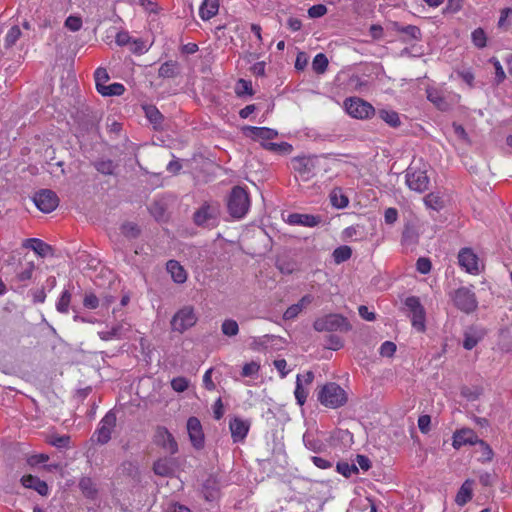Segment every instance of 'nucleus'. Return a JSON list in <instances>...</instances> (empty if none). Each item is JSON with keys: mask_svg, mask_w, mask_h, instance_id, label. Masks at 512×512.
I'll return each instance as SVG.
<instances>
[{"mask_svg": "<svg viewBox=\"0 0 512 512\" xmlns=\"http://www.w3.org/2000/svg\"><path fill=\"white\" fill-rule=\"evenodd\" d=\"M153 470L156 475L170 476L174 473L173 461L168 458L159 459L154 463Z\"/></svg>", "mask_w": 512, "mask_h": 512, "instance_id": "nucleus-26", "label": "nucleus"}, {"mask_svg": "<svg viewBox=\"0 0 512 512\" xmlns=\"http://www.w3.org/2000/svg\"><path fill=\"white\" fill-rule=\"evenodd\" d=\"M458 260L460 266H462L469 273H478V258L472 252V250L468 248H464L459 252Z\"/></svg>", "mask_w": 512, "mask_h": 512, "instance_id": "nucleus-16", "label": "nucleus"}, {"mask_svg": "<svg viewBox=\"0 0 512 512\" xmlns=\"http://www.w3.org/2000/svg\"><path fill=\"white\" fill-rule=\"evenodd\" d=\"M99 302L100 300L95 294L89 293L85 295L83 305L88 309H96L99 306Z\"/></svg>", "mask_w": 512, "mask_h": 512, "instance_id": "nucleus-56", "label": "nucleus"}, {"mask_svg": "<svg viewBox=\"0 0 512 512\" xmlns=\"http://www.w3.org/2000/svg\"><path fill=\"white\" fill-rule=\"evenodd\" d=\"M406 183L411 190L422 193L428 189L429 178L425 171L410 167L406 173Z\"/></svg>", "mask_w": 512, "mask_h": 512, "instance_id": "nucleus-11", "label": "nucleus"}, {"mask_svg": "<svg viewBox=\"0 0 512 512\" xmlns=\"http://www.w3.org/2000/svg\"><path fill=\"white\" fill-rule=\"evenodd\" d=\"M198 320L195 309L191 305L180 308L170 321L172 331L184 333L193 327Z\"/></svg>", "mask_w": 512, "mask_h": 512, "instance_id": "nucleus-4", "label": "nucleus"}, {"mask_svg": "<svg viewBox=\"0 0 512 512\" xmlns=\"http://www.w3.org/2000/svg\"><path fill=\"white\" fill-rule=\"evenodd\" d=\"M65 26L69 30L76 32V31L80 30V28L82 26V20L80 17H77V16H69L65 20Z\"/></svg>", "mask_w": 512, "mask_h": 512, "instance_id": "nucleus-55", "label": "nucleus"}, {"mask_svg": "<svg viewBox=\"0 0 512 512\" xmlns=\"http://www.w3.org/2000/svg\"><path fill=\"white\" fill-rule=\"evenodd\" d=\"M129 331V326L124 323L114 325L110 330L98 332L102 340H111L113 338H121Z\"/></svg>", "mask_w": 512, "mask_h": 512, "instance_id": "nucleus-23", "label": "nucleus"}, {"mask_svg": "<svg viewBox=\"0 0 512 512\" xmlns=\"http://www.w3.org/2000/svg\"><path fill=\"white\" fill-rule=\"evenodd\" d=\"M416 267L421 274H427L431 270V261L428 258L421 257L417 260Z\"/></svg>", "mask_w": 512, "mask_h": 512, "instance_id": "nucleus-58", "label": "nucleus"}, {"mask_svg": "<svg viewBox=\"0 0 512 512\" xmlns=\"http://www.w3.org/2000/svg\"><path fill=\"white\" fill-rule=\"evenodd\" d=\"M227 206L232 217L242 218L250 206L247 192L242 187H234L229 195Z\"/></svg>", "mask_w": 512, "mask_h": 512, "instance_id": "nucleus-2", "label": "nucleus"}, {"mask_svg": "<svg viewBox=\"0 0 512 512\" xmlns=\"http://www.w3.org/2000/svg\"><path fill=\"white\" fill-rule=\"evenodd\" d=\"M471 39L474 46L479 49L486 47L487 35L482 28H477L471 33Z\"/></svg>", "mask_w": 512, "mask_h": 512, "instance_id": "nucleus-41", "label": "nucleus"}, {"mask_svg": "<svg viewBox=\"0 0 512 512\" xmlns=\"http://www.w3.org/2000/svg\"><path fill=\"white\" fill-rule=\"evenodd\" d=\"M117 417L113 410L108 411L101 419L99 427L92 436V441L100 445L108 443L111 439L112 431L116 426Z\"/></svg>", "mask_w": 512, "mask_h": 512, "instance_id": "nucleus-5", "label": "nucleus"}, {"mask_svg": "<svg viewBox=\"0 0 512 512\" xmlns=\"http://www.w3.org/2000/svg\"><path fill=\"white\" fill-rule=\"evenodd\" d=\"M187 432L193 447L202 449L204 447V433L201 422L197 417H190L187 420Z\"/></svg>", "mask_w": 512, "mask_h": 512, "instance_id": "nucleus-12", "label": "nucleus"}, {"mask_svg": "<svg viewBox=\"0 0 512 512\" xmlns=\"http://www.w3.org/2000/svg\"><path fill=\"white\" fill-rule=\"evenodd\" d=\"M261 146L274 153L279 154H289L292 151V146L287 142L281 143H272V142H262Z\"/></svg>", "mask_w": 512, "mask_h": 512, "instance_id": "nucleus-30", "label": "nucleus"}, {"mask_svg": "<svg viewBox=\"0 0 512 512\" xmlns=\"http://www.w3.org/2000/svg\"><path fill=\"white\" fill-rule=\"evenodd\" d=\"M313 297L309 294L304 295L298 303L291 305L286 309L283 314V318L285 320H292L298 316V314L303 310V308L307 307L310 303H312Z\"/></svg>", "mask_w": 512, "mask_h": 512, "instance_id": "nucleus-21", "label": "nucleus"}, {"mask_svg": "<svg viewBox=\"0 0 512 512\" xmlns=\"http://www.w3.org/2000/svg\"><path fill=\"white\" fill-rule=\"evenodd\" d=\"M405 306L411 313L412 326L418 331L425 329V311L418 297L411 296L406 298Z\"/></svg>", "mask_w": 512, "mask_h": 512, "instance_id": "nucleus-8", "label": "nucleus"}, {"mask_svg": "<svg viewBox=\"0 0 512 512\" xmlns=\"http://www.w3.org/2000/svg\"><path fill=\"white\" fill-rule=\"evenodd\" d=\"M95 169L104 175H112L117 165L110 159H102L94 163Z\"/></svg>", "mask_w": 512, "mask_h": 512, "instance_id": "nucleus-32", "label": "nucleus"}, {"mask_svg": "<svg viewBox=\"0 0 512 512\" xmlns=\"http://www.w3.org/2000/svg\"><path fill=\"white\" fill-rule=\"evenodd\" d=\"M453 301L457 308L466 313L474 311L477 307L475 294L466 287H461L454 292Z\"/></svg>", "mask_w": 512, "mask_h": 512, "instance_id": "nucleus-10", "label": "nucleus"}, {"mask_svg": "<svg viewBox=\"0 0 512 512\" xmlns=\"http://www.w3.org/2000/svg\"><path fill=\"white\" fill-rule=\"evenodd\" d=\"M33 270L34 265L32 263H28L27 266L17 274L16 278L19 281L29 280L32 277Z\"/></svg>", "mask_w": 512, "mask_h": 512, "instance_id": "nucleus-61", "label": "nucleus"}, {"mask_svg": "<svg viewBox=\"0 0 512 512\" xmlns=\"http://www.w3.org/2000/svg\"><path fill=\"white\" fill-rule=\"evenodd\" d=\"M463 6V0H448L447 5L444 9V13H456L461 10Z\"/></svg>", "mask_w": 512, "mask_h": 512, "instance_id": "nucleus-57", "label": "nucleus"}, {"mask_svg": "<svg viewBox=\"0 0 512 512\" xmlns=\"http://www.w3.org/2000/svg\"><path fill=\"white\" fill-rule=\"evenodd\" d=\"M431 417L429 415H421L418 418V427L422 433L430 431Z\"/></svg>", "mask_w": 512, "mask_h": 512, "instance_id": "nucleus-63", "label": "nucleus"}, {"mask_svg": "<svg viewBox=\"0 0 512 512\" xmlns=\"http://www.w3.org/2000/svg\"><path fill=\"white\" fill-rule=\"evenodd\" d=\"M295 398L297 399V402L299 405H303L307 399L308 392L303 387L301 375H297L296 379V388H295Z\"/></svg>", "mask_w": 512, "mask_h": 512, "instance_id": "nucleus-42", "label": "nucleus"}, {"mask_svg": "<svg viewBox=\"0 0 512 512\" xmlns=\"http://www.w3.org/2000/svg\"><path fill=\"white\" fill-rule=\"evenodd\" d=\"M79 487L82 491V493L87 498H95L97 495V488L93 480L89 477H83L79 482Z\"/></svg>", "mask_w": 512, "mask_h": 512, "instance_id": "nucleus-29", "label": "nucleus"}, {"mask_svg": "<svg viewBox=\"0 0 512 512\" xmlns=\"http://www.w3.org/2000/svg\"><path fill=\"white\" fill-rule=\"evenodd\" d=\"M313 328L318 332H347L351 329L348 320L340 314H328L317 318L313 323Z\"/></svg>", "mask_w": 512, "mask_h": 512, "instance_id": "nucleus-3", "label": "nucleus"}, {"mask_svg": "<svg viewBox=\"0 0 512 512\" xmlns=\"http://www.w3.org/2000/svg\"><path fill=\"white\" fill-rule=\"evenodd\" d=\"M167 271L176 283H184L187 279L184 268L175 260L167 262Z\"/></svg>", "mask_w": 512, "mask_h": 512, "instance_id": "nucleus-25", "label": "nucleus"}, {"mask_svg": "<svg viewBox=\"0 0 512 512\" xmlns=\"http://www.w3.org/2000/svg\"><path fill=\"white\" fill-rule=\"evenodd\" d=\"M396 352V344L391 341H385L380 347V355L384 357H392Z\"/></svg>", "mask_w": 512, "mask_h": 512, "instance_id": "nucleus-54", "label": "nucleus"}, {"mask_svg": "<svg viewBox=\"0 0 512 512\" xmlns=\"http://www.w3.org/2000/svg\"><path fill=\"white\" fill-rule=\"evenodd\" d=\"M481 335H477L474 332H466L463 341V347L467 350L473 349L481 339Z\"/></svg>", "mask_w": 512, "mask_h": 512, "instance_id": "nucleus-48", "label": "nucleus"}, {"mask_svg": "<svg viewBox=\"0 0 512 512\" xmlns=\"http://www.w3.org/2000/svg\"><path fill=\"white\" fill-rule=\"evenodd\" d=\"M326 13H327V8L325 5H322V4L314 5V6L310 7L308 10V14L312 18L321 17V16L325 15Z\"/></svg>", "mask_w": 512, "mask_h": 512, "instance_id": "nucleus-59", "label": "nucleus"}, {"mask_svg": "<svg viewBox=\"0 0 512 512\" xmlns=\"http://www.w3.org/2000/svg\"><path fill=\"white\" fill-rule=\"evenodd\" d=\"M328 59L325 54H317L312 61V68L317 74H323L328 67Z\"/></svg>", "mask_w": 512, "mask_h": 512, "instance_id": "nucleus-37", "label": "nucleus"}, {"mask_svg": "<svg viewBox=\"0 0 512 512\" xmlns=\"http://www.w3.org/2000/svg\"><path fill=\"white\" fill-rule=\"evenodd\" d=\"M231 437L234 442L243 441L250 429V422L239 417H234L229 422Z\"/></svg>", "mask_w": 512, "mask_h": 512, "instance_id": "nucleus-14", "label": "nucleus"}, {"mask_svg": "<svg viewBox=\"0 0 512 512\" xmlns=\"http://www.w3.org/2000/svg\"><path fill=\"white\" fill-rule=\"evenodd\" d=\"M472 498V481L466 480L462 486L460 487L455 502L459 506L465 505L468 501H470Z\"/></svg>", "mask_w": 512, "mask_h": 512, "instance_id": "nucleus-27", "label": "nucleus"}, {"mask_svg": "<svg viewBox=\"0 0 512 512\" xmlns=\"http://www.w3.org/2000/svg\"><path fill=\"white\" fill-rule=\"evenodd\" d=\"M189 382L184 377H176L172 379L171 386L176 392H183L188 388Z\"/></svg>", "mask_w": 512, "mask_h": 512, "instance_id": "nucleus-53", "label": "nucleus"}, {"mask_svg": "<svg viewBox=\"0 0 512 512\" xmlns=\"http://www.w3.org/2000/svg\"><path fill=\"white\" fill-rule=\"evenodd\" d=\"M346 111L354 118H369L375 112L374 107L361 98H351L345 102Z\"/></svg>", "mask_w": 512, "mask_h": 512, "instance_id": "nucleus-7", "label": "nucleus"}, {"mask_svg": "<svg viewBox=\"0 0 512 512\" xmlns=\"http://www.w3.org/2000/svg\"><path fill=\"white\" fill-rule=\"evenodd\" d=\"M235 91L238 96L253 95L251 82L244 79L238 80Z\"/></svg>", "mask_w": 512, "mask_h": 512, "instance_id": "nucleus-45", "label": "nucleus"}, {"mask_svg": "<svg viewBox=\"0 0 512 512\" xmlns=\"http://www.w3.org/2000/svg\"><path fill=\"white\" fill-rule=\"evenodd\" d=\"M333 259L336 264L347 261L352 255V249L349 246L343 245L333 251Z\"/></svg>", "mask_w": 512, "mask_h": 512, "instance_id": "nucleus-33", "label": "nucleus"}, {"mask_svg": "<svg viewBox=\"0 0 512 512\" xmlns=\"http://www.w3.org/2000/svg\"><path fill=\"white\" fill-rule=\"evenodd\" d=\"M292 167L303 179L307 180L313 170V161L308 157H295L292 159Z\"/></svg>", "mask_w": 512, "mask_h": 512, "instance_id": "nucleus-17", "label": "nucleus"}, {"mask_svg": "<svg viewBox=\"0 0 512 512\" xmlns=\"http://www.w3.org/2000/svg\"><path fill=\"white\" fill-rule=\"evenodd\" d=\"M424 202L428 208L436 211L440 210L444 205L442 197L436 193H429L424 197Z\"/></svg>", "mask_w": 512, "mask_h": 512, "instance_id": "nucleus-38", "label": "nucleus"}, {"mask_svg": "<svg viewBox=\"0 0 512 512\" xmlns=\"http://www.w3.org/2000/svg\"><path fill=\"white\" fill-rule=\"evenodd\" d=\"M144 110L151 123L155 125L161 123L163 116L155 106L144 107Z\"/></svg>", "mask_w": 512, "mask_h": 512, "instance_id": "nucleus-47", "label": "nucleus"}, {"mask_svg": "<svg viewBox=\"0 0 512 512\" xmlns=\"http://www.w3.org/2000/svg\"><path fill=\"white\" fill-rule=\"evenodd\" d=\"M70 437L67 435H51L48 439V443L57 448H65L68 446Z\"/></svg>", "mask_w": 512, "mask_h": 512, "instance_id": "nucleus-49", "label": "nucleus"}, {"mask_svg": "<svg viewBox=\"0 0 512 512\" xmlns=\"http://www.w3.org/2000/svg\"><path fill=\"white\" fill-rule=\"evenodd\" d=\"M427 99L442 111H445L449 108L448 102L445 100L442 93L437 89H427Z\"/></svg>", "mask_w": 512, "mask_h": 512, "instance_id": "nucleus-28", "label": "nucleus"}, {"mask_svg": "<svg viewBox=\"0 0 512 512\" xmlns=\"http://www.w3.org/2000/svg\"><path fill=\"white\" fill-rule=\"evenodd\" d=\"M331 205L337 209H343L348 206L349 199L339 187H335L329 194Z\"/></svg>", "mask_w": 512, "mask_h": 512, "instance_id": "nucleus-24", "label": "nucleus"}, {"mask_svg": "<svg viewBox=\"0 0 512 512\" xmlns=\"http://www.w3.org/2000/svg\"><path fill=\"white\" fill-rule=\"evenodd\" d=\"M218 215V206L205 203L194 213L193 220L197 226L215 227Z\"/></svg>", "mask_w": 512, "mask_h": 512, "instance_id": "nucleus-6", "label": "nucleus"}, {"mask_svg": "<svg viewBox=\"0 0 512 512\" xmlns=\"http://www.w3.org/2000/svg\"><path fill=\"white\" fill-rule=\"evenodd\" d=\"M95 82H96V88L99 92V88L105 86V83L109 80V75L104 68H98L95 71Z\"/></svg>", "mask_w": 512, "mask_h": 512, "instance_id": "nucleus-50", "label": "nucleus"}, {"mask_svg": "<svg viewBox=\"0 0 512 512\" xmlns=\"http://www.w3.org/2000/svg\"><path fill=\"white\" fill-rule=\"evenodd\" d=\"M287 222L291 225L314 227L320 223V217L310 214L292 213L288 216Z\"/></svg>", "mask_w": 512, "mask_h": 512, "instance_id": "nucleus-19", "label": "nucleus"}, {"mask_svg": "<svg viewBox=\"0 0 512 512\" xmlns=\"http://www.w3.org/2000/svg\"><path fill=\"white\" fill-rule=\"evenodd\" d=\"M154 438L155 443L171 455L178 452V444L175 438L165 427H157Z\"/></svg>", "mask_w": 512, "mask_h": 512, "instance_id": "nucleus-13", "label": "nucleus"}, {"mask_svg": "<svg viewBox=\"0 0 512 512\" xmlns=\"http://www.w3.org/2000/svg\"><path fill=\"white\" fill-rule=\"evenodd\" d=\"M71 302V293L68 290L62 292L56 304V309L60 313H67Z\"/></svg>", "mask_w": 512, "mask_h": 512, "instance_id": "nucleus-43", "label": "nucleus"}, {"mask_svg": "<svg viewBox=\"0 0 512 512\" xmlns=\"http://www.w3.org/2000/svg\"><path fill=\"white\" fill-rule=\"evenodd\" d=\"M27 242L30 243L29 247H31V249L40 256H45L49 251H51V246L40 239L32 238L28 239Z\"/></svg>", "mask_w": 512, "mask_h": 512, "instance_id": "nucleus-35", "label": "nucleus"}, {"mask_svg": "<svg viewBox=\"0 0 512 512\" xmlns=\"http://www.w3.org/2000/svg\"><path fill=\"white\" fill-rule=\"evenodd\" d=\"M219 10V0H203L200 8L199 15L202 20L206 21L214 17Z\"/></svg>", "mask_w": 512, "mask_h": 512, "instance_id": "nucleus-22", "label": "nucleus"}, {"mask_svg": "<svg viewBox=\"0 0 512 512\" xmlns=\"http://www.w3.org/2000/svg\"><path fill=\"white\" fill-rule=\"evenodd\" d=\"M379 117L391 127H398L401 123L399 115L395 111L380 110Z\"/></svg>", "mask_w": 512, "mask_h": 512, "instance_id": "nucleus-40", "label": "nucleus"}, {"mask_svg": "<svg viewBox=\"0 0 512 512\" xmlns=\"http://www.w3.org/2000/svg\"><path fill=\"white\" fill-rule=\"evenodd\" d=\"M260 365L257 362L246 363L242 368V376L251 377L258 373Z\"/></svg>", "mask_w": 512, "mask_h": 512, "instance_id": "nucleus-52", "label": "nucleus"}, {"mask_svg": "<svg viewBox=\"0 0 512 512\" xmlns=\"http://www.w3.org/2000/svg\"><path fill=\"white\" fill-rule=\"evenodd\" d=\"M221 331L225 336H236L239 333L238 323L233 319H225L221 325Z\"/></svg>", "mask_w": 512, "mask_h": 512, "instance_id": "nucleus-39", "label": "nucleus"}, {"mask_svg": "<svg viewBox=\"0 0 512 512\" xmlns=\"http://www.w3.org/2000/svg\"><path fill=\"white\" fill-rule=\"evenodd\" d=\"M159 77L173 78L178 74V65L175 61H167L163 63L158 71Z\"/></svg>", "mask_w": 512, "mask_h": 512, "instance_id": "nucleus-31", "label": "nucleus"}, {"mask_svg": "<svg viewBox=\"0 0 512 512\" xmlns=\"http://www.w3.org/2000/svg\"><path fill=\"white\" fill-rule=\"evenodd\" d=\"M385 222L389 225L394 224L398 219V211L395 208H388L384 213Z\"/></svg>", "mask_w": 512, "mask_h": 512, "instance_id": "nucleus-64", "label": "nucleus"}, {"mask_svg": "<svg viewBox=\"0 0 512 512\" xmlns=\"http://www.w3.org/2000/svg\"><path fill=\"white\" fill-rule=\"evenodd\" d=\"M122 233L129 237H136L139 234L138 227L133 223H125L122 225Z\"/></svg>", "mask_w": 512, "mask_h": 512, "instance_id": "nucleus-62", "label": "nucleus"}, {"mask_svg": "<svg viewBox=\"0 0 512 512\" xmlns=\"http://www.w3.org/2000/svg\"><path fill=\"white\" fill-rule=\"evenodd\" d=\"M121 471L124 475L130 477L133 480H137L139 478V467L136 462L133 461H125L121 465Z\"/></svg>", "mask_w": 512, "mask_h": 512, "instance_id": "nucleus-34", "label": "nucleus"}, {"mask_svg": "<svg viewBox=\"0 0 512 512\" xmlns=\"http://www.w3.org/2000/svg\"><path fill=\"white\" fill-rule=\"evenodd\" d=\"M490 62L494 65L497 83L502 82L505 79V72L502 65L496 58H491Z\"/></svg>", "mask_w": 512, "mask_h": 512, "instance_id": "nucleus-60", "label": "nucleus"}, {"mask_svg": "<svg viewBox=\"0 0 512 512\" xmlns=\"http://www.w3.org/2000/svg\"><path fill=\"white\" fill-rule=\"evenodd\" d=\"M124 90L125 88L122 84L113 83L99 88V93L103 96H120L123 94Z\"/></svg>", "mask_w": 512, "mask_h": 512, "instance_id": "nucleus-36", "label": "nucleus"}, {"mask_svg": "<svg viewBox=\"0 0 512 512\" xmlns=\"http://www.w3.org/2000/svg\"><path fill=\"white\" fill-rule=\"evenodd\" d=\"M33 201L37 208L44 213L52 212L59 204L58 196L49 189H42L37 192L33 197Z\"/></svg>", "mask_w": 512, "mask_h": 512, "instance_id": "nucleus-9", "label": "nucleus"}, {"mask_svg": "<svg viewBox=\"0 0 512 512\" xmlns=\"http://www.w3.org/2000/svg\"><path fill=\"white\" fill-rule=\"evenodd\" d=\"M21 483L24 487L34 489L42 496H46L48 494L49 489L47 483L36 476L25 475L21 478Z\"/></svg>", "mask_w": 512, "mask_h": 512, "instance_id": "nucleus-20", "label": "nucleus"}, {"mask_svg": "<svg viewBox=\"0 0 512 512\" xmlns=\"http://www.w3.org/2000/svg\"><path fill=\"white\" fill-rule=\"evenodd\" d=\"M319 402L332 409L344 406L348 401L346 391L334 382L325 384L318 392Z\"/></svg>", "mask_w": 512, "mask_h": 512, "instance_id": "nucleus-1", "label": "nucleus"}, {"mask_svg": "<svg viewBox=\"0 0 512 512\" xmlns=\"http://www.w3.org/2000/svg\"><path fill=\"white\" fill-rule=\"evenodd\" d=\"M244 132L253 139L260 138L262 140H271L278 136L276 130L267 127L247 126L244 128Z\"/></svg>", "mask_w": 512, "mask_h": 512, "instance_id": "nucleus-18", "label": "nucleus"}, {"mask_svg": "<svg viewBox=\"0 0 512 512\" xmlns=\"http://www.w3.org/2000/svg\"><path fill=\"white\" fill-rule=\"evenodd\" d=\"M337 472L345 477H350L352 474L358 473V467L355 464L347 462H338L336 466Z\"/></svg>", "mask_w": 512, "mask_h": 512, "instance_id": "nucleus-44", "label": "nucleus"}, {"mask_svg": "<svg viewBox=\"0 0 512 512\" xmlns=\"http://www.w3.org/2000/svg\"><path fill=\"white\" fill-rule=\"evenodd\" d=\"M479 441L476 433L472 429L464 428L457 430L453 435V447L459 449L463 445H474Z\"/></svg>", "mask_w": 512, "mask_h": 512, "instance_id": "nucleus-15", "label": "nucleus"}, {"mask_svg": "<svg viewBox=\"0 0 512 512\" xmlns=\"http://www.w3.org/2000/svg\"><path fill=\"white\" fill-rule=\"evenodd\" d=\"M20 36H21L20 28L18 26L11 27L5 37L6 46L14 45L16 43V41L20 38Z\"/></svg>", "mask_w": 512, "mask_h": 512, "instance_id": "nucleus-51", "label": "nucleus"}, {"mask_svg": "<svg viewBox=\"0 0 512 512\" xmlns=\"http://www.w3.org/2000/svg\"><path fill=\"white\" fill-rule=\"evenodd\" d=\"M402 34L406 36L405 41L408 40H420L421 39V30L419 27L414 25H407L402 29Z\"/></svg>", "mask_w": 512, "mask_h": 512, "instance_id": "nucleus-46", "label": "nucleus"}]
</instances>
